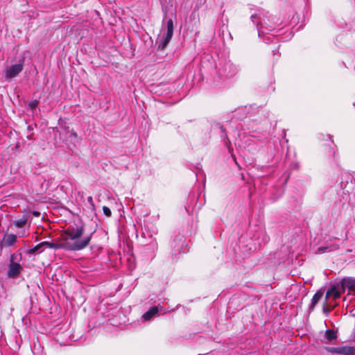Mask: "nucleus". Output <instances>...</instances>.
I'll use <instances>...</instances> for the list:
<instances>
[{
  "mask_svg": "<svg viewBox=\"0 0 355 355\" xmlns=\"http://www.w3.org/2000/svg\"><path fill=\"white\" fill-rule=\"evenodd\" d=\"M32 352L34 355H46L44 347L41 345L38 340L33 343Z\"/></svg>",
  "mask_w": 355,
  "mask_h": 355,
  "instance_id": "8",
  "label": "nucleus"
},
{
  "mask_svg": "<svg viewBox=\"0 0 355 355\" xmlns=\"http://www.w3.org/2000/svg\"><path fill=\"white\" fill-rule=\"evenodd\" d=\"M355 352V348L350 346L338 347V354L352 355Z\"/></svg>",
  "mask_w": 355,
  "mask_h": 355,
  "instance_id": "11",
  "label": "nucleus"
},
{
  "mask_svg": "<svg viewBox=\"0 0 355 355\" xmlns=\"http://www.w3.org/2000/svg\"><path fill=\"white\" fill-rule=\"evenodd\" d=\"M326 349L327 352L331 353V354H338V347H327Z\"/></svg>",
  "mask_w": 355,
  "mask_h": 355,
  "instance_id": "24",
  "label": "nucleus"
},
{
  "mask_svg": "<svg viewBox=\"0 0 355 355\" xmlns=\"http://www.w3.org/2000/svg\"><path fill=\"white\" fill-rule=\"evenodd\" d=\"M38 104H39V101H37V100H33V101L29 102L28 105L31 107V109L32 110H33L34 109H35L37 107Z\"/></svg>",
  "mask_w": 355,
  "mask_h": 355,
  "instance_id": "22",
  "label": "nucleus"
},
{
  "mask_svg": "<svg viewBox=\"0 0 355 355\" xmlns=\"http://www.w3.org/2000/svg\"><path fill=\"white\" fill-rule=\"evenodd\" d=\"M345 288L347 287L344 282V279L336 282L327 290L325 295L326 300H328L331 297H333L334 299L339 298L340 295L345 292Z\"/></svg>",
  "mask_w": 355,
  "mask_h": 355,
  "instance_id": "3",
  "label": "nucleus"
},
{
  "mask_svg": "<svg viewBox=\"0 0 355 355\" xmlns=\"http://www.w3.org/2000/svg\"><path fill=\"white\" fill-rule=\"evenodd\" d=\"M344 282L347 288L355 291V279L352 277L344 278Z\"/></svg>",
  "mask_w": 355,
  "mask_h": 355,
  "instance_id": "15",
  "label": "nucleus"
},
{
  "mask_svg": "<svg viewBox=\"0 0 355 355\" xmlns=\"http://www.w3.org/2000/svg\"><path fill=\"white\" fill-rule=\"evenodd\" d=\"M84 233L83 225L74 227H69L62 234V241L64 249L69 251H79L86 248L92 239L93 233L82 238Z\"/></svg>",
  "mask_w": 355,
  "mask_h": 355,
  "instance_id": "1",
  "label": "nucleus"
},
{
  "mask_svg": "<svg viewBox=\"0 0 355 355\" xmlns=\"http://www.w3.org/2000/svg\"><path fill=\"white\" fill-rule=\"evenodd\" d=\"M17 241V236L15 234H8L6 235L3 238V245L6 246H11L12 245Z\"/></svg>",
  "mask_w": 355,
  "mask_h": 355,
  "instance_id": "12",
  "label": "nucleus"
},
{
  "mask_svg": "<svg viewBox=\"0 0 355 355\" xmlns=\"http://www.w3.org/2000/svg\"><path fill=\"white\" fill-rule=\"evenodd\" d=\"M87 201H88V202H89L91 205L94 206V202H93V198H92V196H89V197L87 198Z\"/></svg>",
  "mask_w": 355,
  "mask_h": 355,
  "instance_id": "26",
  "label": "nucleus"
},
{
  "mask_svg": "<svg viewBox=\"0 0 355 355\" xmlns=\"http://www.w3.org/2000/svg\"><path fill=\"white\" fill-rule=\"evenodd\" d=\"M184 243V240H183V238L182 237H180V236H176L174 239H173V245H174V248H178L177 250H175V251H178L179 250V245L182 244Z\"/></svg>",
  "mask_w": 355,
  "mask_h": 355,
  "instance_id": "19",
  "label": "nucleus"
},
{
  "mask_svg": "<svg viewBox=\"0 0 355 355\" xmlns=\"http://www.w3.org/2000/svg\"><path fill=\"white\" fill-rule=\"evenodd\" d=\"M337 249H338V245H333L331 246H322V247H320L318 248L317 253L322 254L327 251H331V250H337Z\"/></svg>",
  "mask_w": 355,
  "mask_h": 355,
  "instance_id": "14",
  "label": "nucleus"
},
{
  "mask_svg": "<svg viewBox=\"0 0 355 355\" xmlns=\"http://www.w3.org/2000/svg\"><path fill=\"white\" fill-rule=\"evenodd\" d=\"M22 267L19 263L11 261L8 266L7 276L9 278L15 279L19 276Z\"/></svg>",
  "mask_w": 355,
  "mask_h": 355,
  "instance_id": "6",
  "label": "nucleus"
},
{
  "mask_svg": "<svg viewBox=\"0 0 355 355\" xmlns=\"http://www.w3.org/2000/svg\"><path fill=\"white\" fill-rule=\"evenodd\" d=\"M70 137H73L74 139H77L78 138V135H77V133L75 131L72 130L71 132V133H70Z\"/></svg>",
  "mask_w": 355,
  "mask_h": 355,
  "instance_id": "25",
  "label": "nucleus"
},
{
  "mask_svg": "<svg viewBox=\"0 0 355 355\" xmlns=\"http://www.w3.org/2000/svg\"><path fill=\"white\" fill-rule=\"evenodd\" d=\"M323 296V291H318L313 296V298L311 300V303L310 305V310L313 311L316 304L318 303V302L322 299Z\"/></svg>",
  "mask_w": 355,
  "mask_h": 355,
  "instance_id": "9",
  "label": "nucleus"
},
{
  "mask_svg": "<svg viewBox=\"0 0 355 355\" xmlns=\"http://www.w3.org/2000/svg\"><path fill=\"white\" fill-rule=\"evenodd\" d=\"M155 234V232H150L148 230H147L146 227L144 228V230H142V232L141 233V236L143 239H153V234Z\"/></svg>",
  "mask_w": 355,
  "mask_h": 355,
  "instance_id": "18",
  "label": "nucleus"
},
{
  "mask_svg": "<svg viewBox=\"0 0 355 355\" xmlns=\"http://www.w3.org/2000/svg\"><path fill=\"white\" fill-rule=\"evenodd\" d=\"M227 67H229V68H232H232H233L232 71V72H230V73H229V74H227V76H230H230H234V74H236V71H237V70H236V67H232V64H227L225 65V70H226Z\"/></svg>",
  "mask_w": 355,
  "mask_h": 355,
  "instance_id": "21",
  "label": "nucleus"
},
{
  "mask_svg": "<svg viewBox=\"0 0 355 355\" xmlns=\"http://www.w3.org/2000/svg\"><path fill=\"white\" fill-rule=\"evenodd\" d=\"M26 219L24 218L18 219L14 222V224L17 227H23L26 225Z\"/></svg>",
  "mask_w": 355,
  "mask_h": 355,
  "instance_id": "20",
  "label": "nucleus"
},
{
  "mask_svg": "<svg viewBox=\"0 0 355 355\" xmlns=\"http://www.w3.org/2000/svg\"><path fill=\"white\" fill-rule=\"evenodd\" d=\"M43 244H44V247H47V248H51V249H55V250L64 249V245H63L62 240L58 243H51V242H49V241H44Z\"/></svg>",
  "mask_w": 355,
  "mask_h": 355,
  "instance_id": "13",
  "label": "nucleus"
},
{
  "mask_svg": "<svg viewBox=\"0 0 355 355\" xmlns=\"http://www.w3.org/2000/svg\"><path fill=\"white\" fill-rule=\"evenodd\" d=\"M327 301L328 300H325V302L323 304V308H322L323 313L326 315H328V314L334 309V305L331 304V303L328 304Z\"/></svg>",
  "mask_w": 355,
  "mask_h": 355,
  "instance_id": "17",
  "label": "nucleus"
},
{
  "mask_svg": "<svg viewBox=\"0 0 355 355\" xmlns=\"http://www.w3.org/2000/svg\"><path fill=\"white\" fill-rule=\"evenodd\" d=\"M33 215L35 216H40V213L37 212V211H34L33 212Z\"/></svg>",
  "mask_w": 355,
  "mask_h": 355,
  "instance_id": "27",
  "label": "nucleus"
},
{
  "mask_svg": "<svg viewBox=\"0 0 355 355\" xmlns=\"http://www.w3.org/2000/svg\"><path fill=\"white\" fill-rule=\"evenodd\" d=\"M335 154H336V152L334 150H332V155L334 156Z\"/></svg>",
  "mask_w": 355,
  "mask_h": 355,
  "instance_id": "28",
  "label": "nucleus"
},
{
  "mask_svg": "<svg viewBox=\"0 0 355 355\" xmlns=\"http://www.w3.org/2000/svg\"><path fill=\"white\" fill-rule=\"evenodd\" d=\"M250 19L252 21L257 25L259 37L268 34L269 31L274 30L275 24L272 23L270 17L263 12L253 14Z\"/></svg>",
  "mask_w": 355,
  "mask_h": 355,
  "instance_id": "2",
  "label": "nucleus"
},
{
  "mask_svg": "<svg viewBox=\"0 0 355 355\" xmlns=\"http://www.w3.org/2000/svg\"><path fill=\"white\" fill-rule=\"evenodd\" d=\"M337 338V332L334 329H327L324 335L325 343H331Z\"/></svg>",
  "mask_w": 355,
  "mask_h": 355,
  "instance_id": "7",
  "label": "nucleus"
},
{
  "mask_svg": "<svg viewBox=\"0 0 355 355\" xmlns=\"http://www.w3.org/2000/svg\"><path fill=\"white\" fill-rule=\"evenodd\" d=\"M158 313V308L157 306L151 307L147 312H146L143 315L142 318L144 321H147L150 320L153 317L156 315Z\"/></svg>",
  "mask_w": 355,
  "mask_h": 355,
  "instance_id": "10",
  "label": "nucleus"
},
{
  "mask_svg": "<svg viewBox=\"0 0 355 355\" xmlns=\"http://www.w3.org/2000/svg\"><path fill=\"white\" fill-rule=\"evenodd\" d=\"M173 21L169 19L166 21V31L164 33L158 48L164 49L167 46L173 35Z\"/></svg>",
  "mask_w": 355,
  "mask_h": 355,
  "instance_id": "4",
  "label": "nucleus"
},
{
  "mask_svg": "<svg viewBox=\"0 0 355 355\" xmlns=\"http://www.w3.org/2000/svg\"><path fill=\"white\" fill-rule=\"evenodd\" d=\"M103 214L107 217H110L112 216V211L108 207L103 206Z\"/></svg>",
  "mask_w": 355,
  "mask_h": 355,
  "instance_id": "23",
  "label": "nucleus"
},
{
  "mask_svg": "<svg viewBox=\"0 0 355 355\" xmlns=\"http://www.w3.org/2000/svg\"><path fill=\"white\" fill-rule=\"evenodd\" d=\"M44 244H43V242L39 243L38 245H35V247L31 248L28 250L29 254H35L36 252H42L44 250Z\"/></svg>",
  "mask_w": 355,
  "mask_h": 355,
  "instance_id": "16",
  "label": "nucleus"
},
{
  "mask_svg": "<svg viewBox=\"0 0 355 355\" xmlns=\"http://www.w3.org/2000/svg\"><path fill=\"white\" fill-rule=\"evenodd\" d=\"M23 70V64L18 63L8 67L5 71V78L6 80H10L16 77Z\"/></svg>",
  "mask_w": 355,
  "mask_h": 355,
  "instance_id": "5",
  "label": "nucleus"
}]
</instances>
